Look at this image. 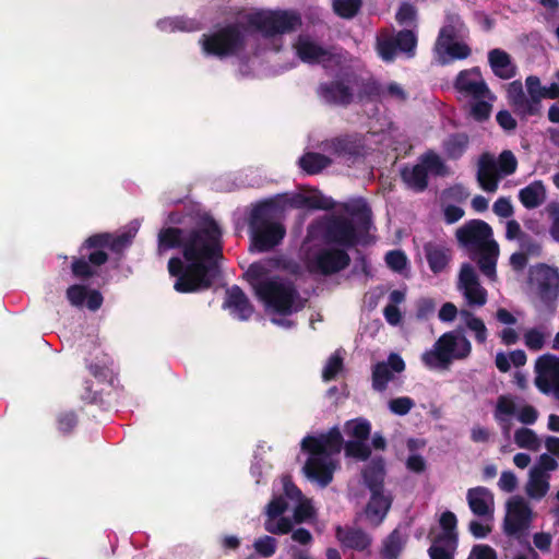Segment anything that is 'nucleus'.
<instances>
[{"mask_svg": "<svg viewBox=\"0 0 559 559\" xmlns=\"http://www.w3.org/2000/svg\"><path fill=\"white\" fill-rule=\"evenodd\" d=\"M222 229L209 217L189 231L179 227H164L157 235L156 254L162 258L167 251L181 249L182 258L171 257L167 269L175 277L174 289L179 294L209 290L222 274Z\"/></svg>", "mask_w": 559, "mask_h": 559, "instance_id": "1", "label": "nucleus"}, {"mask_svg": "<svg viewBox=\"0 0 559 559\" xmlns=\"http://www.w3.org/2000/svg\"><path fill=\"white\" fill-rule=\"evenodd\" d=\"M358 243V228L342 215L326 214L308 225L302 260L310 273L333 275L350 264L347 250Z\"/></svg>", "mask_w": 559, "mask_h": 559, "instance_id": "2", "label": "nucleus"}, {"mask_svg": "<svg viewBox=\"0 0 559 559\" xmlns=\"http://www.w3.org/2000/svg\"><path fill=\"white\" fill-rule=\"evenodd\" d=\"M245 32L260 33L265 38L280 35V10L261 9L238 13L234 22L200 37L202 53L219 60L238 57L247 47Z\"/></svg>", "mask_w": 559, "mask_h": 559, "instance_id": "3", "label": "nucleus"}, {"mask_svg": "<svg viewBox=\"0 0 559 559\" xmlns=\"http://www.w3.org/2000/svg\"><path fill=\"white\" fill-rule=\"evenodd\" d=\"M343 444L346 456L357 461H366L371 453L367 440H349L344 443L337 427L324 433L304 438L301 447L308 457L302 469L307 478L322 488L326 487L340 467L338 455Z\"/></svg>", "mask_w": 559, "mask_h": 559, "instance_id": "4", "label": "nucleus"}, {"mask_svg": "<svg viewBox=\"0 0 559 559\" xmlns=\"http://www.w3.org/2000/svg\"><path fill=\"white\" fill-rule=\"evenodd\" d=\"M134 233L124 231L119 235L97 233L87 237L80 247V257H73L71 272L75 278L87 281L98 275L97 267L109 260L106 249L121 253L132 245Z\"/></svg>", "mask_w": 559, "mask_h": 559, "instance_id": "5", "label": "nucleus"}, {"mask_svg": "<svg viewBox=\"0 0 559 559\" xmlns=\"http://www.w3.org/2000/svg\"><path fill=\"white\" fill-rule=\"evenodd\" d=\"M249 285L253 297L266 313L273 314L271 321L280 324V254L252 262L241 274Z\"/></svg>", "mask_w": 559, "mask_h": 559, "instance_id": "6", "label": "nucleus"}, {"mask_svg": "<svg viewBox=\"0 0 559 559\" xmlns=\"http://www.w3.org/2000/svg\"><path fill=\"white\" fill-rule=\"evenodd\" d=\"M455 237L471 254L478 255L480 272L490 281H496L499 246L492 238L491 227L481 219H471L456 229Z\"/></svg>", "mask_w": 559, "mask_h": 559, "instance_id": "7", "label": "nucleus"}, {"mask_svg": "<svg viewBox=\"0 0 559 559\" xmlns=\"http://www.w3.org/2000/svg\"><path fill=\"white\" fill-rule=\"evenodd\" d=\"M248 226L250 252H267L280 245V214L273 200L252 207Z\"/></svg>", "mask_w": 559, "mask_h": 559, "instance_id": "8", "label": "nucleus"}, {"mask_svg": "<svg viewBox=\"0 0 559 559\" xmlns=\"http://www.w3.org/2000/svg\"><path fill=\"white\" fill-rule=\"evenodd\" d=\"M467 36L468 29L460 15L448 12L433 46L437 63L445 66L468 58L472 50L465 43Z\"/></svg>", "mask_w": 559, "mask_h": 559, "instance_id": "9", "label": "nucleus"}, {"mask_svg": "<svg viewBox=\"0 0 559 559\" xmlns=\"http://www.w3.org/2000/svg\"><path fill=\"white\" fill-rule=\"evenodd\" d=\"M374 92L373 82L365 81L353 73H345L330 82L321 83L317 88L322 102L343 107L370 99Z\"/></svg>", "mask_w": 559, "mask_h": 559, "instance_id": "10", "label": "nucleus"}, {"mask_svg": "<svg viewBox=\"0 0 559 559\" xmlns=\"http://www.w3.org/2000/svg\"><path fill=\"white\" fill-rule=\"evenodd\" d=\"M472 343L460 331L443 333L432 345L421 354V362L429 369L448 370L456 360H465L471 356Z\"/></svg>", "mask_w": 559, "mask_h": 559, "instance_id": "11", "label": "nucleus"}, {"mask_svg": "<svg viewBox=\"0 0 559 559\" xmlns=\"http://www.w3.org/2000/svg\"><path fill=\"white\" fill-rule=\"evenodd\" d=\"M492 416L503 438L510 440L514 418L524 426H532L537 421L539 412L515 395L502 394L495 402Z\"/></svg>", "mask_w": 559, "mask_h": 559, "instance_id": "12", "label": "nucleus"}, {"mask_svg": "<svg viewBox=\"0 0 559 559\" xmlns=\"http://www.w3.org/2000/svg\"><path fill=\"white\" fill-rule=\"evenodd\" d=\"M316 518V509L311 499L288 477H282V534L293 531V523L311 522Z\"/></svg>", "mask_w": 559, "mask_h": 559, "instance_id": "13", "label": "nucleus"}, {"mask_svg": "<svg viewBox=\"0 0 559 559\" xmlns=\"http://www.w3.org/2000/svg\"><path fill=\"white\" fill-rule=\"evenodd\" d=\"M518 160L511 151H503L498 158L490 153H483L477 163L476 178L479 187L489 193L498 190L501 178L512 175Z\"/></svg>", "mask_w": 559, "mask_h": 559, "instance_id": "14", "label": "nucleus"}, {"mask_svg": "<svg viewBox=\"0 0 559 559\" xmlns=\"http://www.w3.org/2000/svg\"><path fill=\"white\" fill-rule=\"evenodd\" d=\"M383 473V461L377 459L370 462L362 474L366 485L372 492L366 507V515L374 525L383 521L392 503V498L382 490Z\"/></svg>", "mask_w": 559, "mask_h": 559, "instance_id": "15", "label": "nucleus"}, {"mask_svg": "<svg viewBox=\"0 0 559 559\" xmlns=\"http://www.w3.org/2000/svg\"><path fill=\"white\" fill-rule=\"evenodd\" d=\"M448 168L442 158L433 151L419 156L417 164L406 166L401 176L405 185L415 192H423L428 186V176H445Z\"/></svg>", "mask_w": 559, "mask_h": 559, "instance_id": "16", "label": "nucleus"}, {"mask_svg": "<svg viewBox=\"0 0 559 559\" xmlns=\"http://www.w3.org/2000/svg\"><path fill=\"white\" fill-rule=\"evenodd\" d=\"M377 51L384 61H392L396 55L403 53L413 58L416 53L417 34L415 29H403L395 33L392 29H382L377 35Z\"/></svg>", "mask_w": 559, "mask_h": 559, "instance_id": "17", "label": "nucleus"}, {"mask_svg": "<svg viewBox=\"0 0 559 559\" xmlns=\"http://www.w3.org/2000/svg\"><path fill=\"white\" fill-rule=\"evenodd\" d=\"M532 520L533 511L523 497L514 496L508 500L503 521V532L507 536L521 539L527 534Z\"/></svg>", "mask_w": 559, "mask_h": 559, "instance_id": "18", "label": "nucleus"}, {"mask_svg": "<svg viewBox=\"0 0 559 559\" xmlns=\"http://www.w3.org/2000/svg\"><path fill=\"white\" fill-rule=\"evenodd\" d=\"M456 288L469 308L478 309L487 304V289L480 284L476 270L472 264H462Z\"/></svg>", "mask_w": 559, "mask_h": 559, "instance_id": "19", "label": "nucleus"}, {"mask_svg": "<svg viewBox=\"0 0 559 559\" xmlns=\"http://www.w3.org/2000/svg\"><path fill=\"white\" fill-rule=\"evenodd\" d=\"M536 388L559 401V356L545 354L535 361Z\"/></svg>", "mask_w": 559, "mask_h": 559, "instance_id": "20", "label": "nucleus"}, {"mask_svg": "<svg viewBox=\"0 0 559 559\" xmlns=\"http://www.w3.org/2000/svg\"><path fill=\"white\" fill-rule=\"evenodd\" d=\"M298 57L307 63L332 68L341 63L342 57L332 49L324 48L308 35H300L294 45Z\"/></svg>", "mask_w": 559, "mask_h": 559, "instance_id": "21", "label": "nucleus"}, {"mask_svg": "<svg viewBox=\"0 0 559 559\" xmlns=\"http://www.w3.org/2000/svg\"><path fill=\"white\" fill-rule=\"evenodd\" d=\"M322 150L348 163L364 155L365 144L362 138L357 134L345 135L326 140L322 143Z\"/></svg>", "mask_w": 559, "mask_h": 559, "instance_id": "22", "label": "nucleus"}, {"mask_svg": "<svg viewBox=\"0 0 559 559\" xmlns=\"http://www.w3.org/2000/svg\"><path fill=\"white\" fill-rule=\"evenodd\" d=\"M454 86L462 96L471 99L492 98L478 68L461 71Z\"/></svg>", "mask_w": 559, "mask_h": 559, "instance_id": "23", "label": "nucleus"}, {"mask_svg": "<svg viewBox=\"0 0 559 559\" xmlns=\"http://www.w3.org/2000/svg\"><path fill=\"white\" fill-rule=\"evenodd\" d=\"M404 370L405 362L403 358L399 354L391 353L386 360L373 365L371 373L372 389L378 392L385 391L388 384L394 380L395 374L402 373Z\"/></svg>", "mask_w": 559, "mask_h": 559, "instance_id": "24", "label": "nucleus"}, {"mask_svg": "<svg viewBox=\"0 0 559 559\" xmlns=\"http://www.w3.org/2000/svg\"><path fill=\"white\" fill-rule=\"evenodd\" d=\"M533 276L543 302L548 305L559 298V272L557 269L540 264L535 267Z\"/></svg>", "mask_w": 559, "mask_h": 559, "instance_id": "25", "label": "nucleus"}, {"mask_svg": "<svg viewBox=\"0 0 559 559\" xmlns=\"http://www.w3.org/2000/svg\"><path fill=\"white\" fill-rule=\"evenodd\" d=\"M284 206L311 210H331L335 206V202L332 198L322 194L320 191L312 190L308 192L282 194V207Z\"/></svg>", "mask_w": 559, "mask_h": 559, "instance_id": "26", "label": "nucleus"}, {"mask_svg": "<svg viewBox=\"0 0 559 559\" xmlns=\"http://www.w3.org/2000/svg\"><path fill=\"white\" fill-rule=\"evenodd\" d=\"M223 308L239 321H248L254 313V306L247 294L238 285H233L225 292Z\"/></svg>", "mask_w": 559, "mask_h": 559, "instance_id": "27", "label": "nucleus"}, {"mask_svg": "<svg viewBox=\"0 0 559 559\" xmlns=\"http://www.w3.org/2000/svg\"><path fill=\"white\" fill-rule=\"evenodd\" d=\"M466 501L475 518H495V496L490 489L483 486L469 488Z\"/></svg>", "mask_w": 559, "mask_h": 559, "instance_id": "28", "label": "nucleus"}, {"mask_svg": "<svg viewBox=\"0 0 559 559\" xmlns=\"http://www.w3.org/2000/svg\"><path fill=\"white\" fill-rule=\"evenodd\" d=\"M341 210L350 216V218H347V221L359 229L360 243L371 225L370 209L367 202L361 198L350 199L347 202L341 204ZM344 218L346 219V217Z\"/></svg>", "mask_w": 559, "mask_h": 559, "instance_id": "29", "label": "nucleus"}, {"mask_svg": "<svg viewBox=\"0 0 559 559\" xmlns=\"http://www.w3.org/2000/svg\"><path fill=\"white\" fill-rule=\"evenodd\" d=\"M424 252L430 270L435 273L443 272L452 259V252L444 243L429 241L424 246Z\"/></svg>", "mask_w": 559, "mask_h": 559, "instance_id": "30", "label": "nucleus"}, {"mask_svg": "<svg viewBox=\"0 0 559 559\" xmlns=\"http://www.w3.org/2000/svg\"><path fill=\"white\" fill-rule=\"evenodd\" d=\"M335 537L344 548L362 551L371 544V538L362 530L352 526H337Z\"/></svg>", "mask_w": 559, "mask_h": 559, "instance_id": "31", "label": "nucleus"}, {"mask_svg": "<svg viewBox=\"0 0 559 559\" xmlns=\"http://www.w3.org/2000/svg\"><path fill=\"white\" fill-rule=\"evenodd\" d=\"M312 544V535L306 528H297L290 535L286 552L290 559H310L309 549Z\"/></svg>", "mask_w": 559, "mask_h": 559, "instance_id": "32", "label": "nucleus"}, {"mask_svg": "<svg viewBox=\"0 0 559 559\" xmlns=\"http://www.w3.org/2000/svg\"><path fill=\"white\" fill-rule=\"evenodd\" d=\"M530 116L538 115L542 108V99L548 98V86H543L538 76L530 75L525 80Z\"/></svg>", "mask_w": 559, "mask_h": 559, "instance_id": "33", "label": "nucleus"}, {"mask_svg": "<svg viewBox=\"0 0 559 559\" xmlns=\"http://www.w3.org/2000/svg\"><path fill=\"white\" fill-rule=\"evenodd\" d=\"M488 60L493 73L500 79L509 80L515 75L516 67L504 50L498 48L490 50Z\"/></svg>", "mask_w": 559, "mask_h": 559, "instance_id": "34", "label": "nucleus"}, {"mask_svg": "<svg viewBox=\"0 0 559 559\" xmlns=\"http://www.w3.org/2000/svg\"><path fill=\"white\" fill-rule=\"evenodd\" d=\"M282 317L299 311L304 307V300L297 290L282 282ZM293 326V321L282 318V328Z\"/></svg>", "mask_w": 559, "mask_h": 559, "instance_id": "35", "label": "nucleus"}, {"mask_svg": "<svg viewBox=\"0 0 559 559\" xmlns=\"http://www.w3.org/2000/svg\"><path fill=\"white\" fill-rule=\"evenodd\" d=\"M519 199L524 207L536 209L546 200V189L540 180H535L519 191Z\"/></svg>", "mask_w": 559, "mask_h": 559, "instance_id": "36", "label": "nucleus"}, {"mask_svg": "<svg viewBox=\"0 0 559 559\" xmlns=\"http://www.w3.org/2000/svg\"><path fill=\"white\" fill-rule=\"evenodd\" d=\"M549 478L550 475L539 472L537 468H531L528 474V480L525 486L527 496L532 499L539 500L546 496L549 490Z\"/></svg>", "mask_w": 559, "mask_h": 559, "instance_id": "37", "label": "nucleus"}, {"mask_svg": "<svg viewBox=\"0 0 559 559\" xmlns=\"http://www.w3.org/2000/svg\"><path fill=\"white\" fill-rule=\"evenodd\" d=\"M508 99L514 111L522 116L528 117V100L523 91V85L520 81H513L508 84L507 88Z\"/></svg>", "mask_w": 559, "mask_h": 559, "instance_id": "38", "label": "nucleus"}, {"mask_svg": "<svg viewBox=\"0 0 559 559\" xmlns=\"http://www.w3.org/2000/svg\"><path fill=\"white\" fill-rule=\"evenodd\" d=\"M460 318L465 323V326L474 334L475 341L478 344L486 343L488 330L480 318L476 317L467 309L460 310Z\"/></svg>", "mask_w": 559, "mask_h": 559, "instance_id": "39", "label": "nucleus"}, {"mask_svg": "<svg viewBox=\"0 0 559 559\" xmlns=\"http://www.w3.org/2000/svg\"><path fill=\"white\" fill-rule=\"evenodd\" d=\"M159 26L164 31L170 32H198L202 29V23L195 19H190L186 16H175L165 19L159 22Z\"/></svg>", "mask_w": 559, "mask_h": 559, "instance_id": "40", "label": "nucleus"}, {"mask_svg": "<svg viewBox=\"0 0 559 559\" xmlns=\"http://www.w3.org/2000/svg\"><path fill=\"white\" fill-rule=\"evenodd\" d=\"M549 337L550 332L547 326L539 325L527 329L523 335V341L530 350L538 352L545 346Z\"/></svg>", "mask_w": 559, "mask_h": 559, "instance_id": "41", "label": "nucleus"}, {"mask_svg": "<svg viewBox=\"0 0 559 559\" xmlns=\"http://www.w3.org/2000/svg\"><path fill=\"white\" fill-rule=\"evenodd\" d=\"M515 444L521 449L538 451L542 447V440L536 432L527 427L518 428L513 433Z\"/></svg>", "mask_w": 559, "mask_h": 559, "instance_id": "42", "label": "nucleus"}, {"mask_svg": "<svg viewBox=\"0 0 559 559\" xmlns=\"http://www.w3.org/2000/svg\"><path fill=\"white\" fill-rule=\"evenodd\" d=\"M468 136L463 133L452 134L443 142V150L449 158L457 159L466 151Z\"/></svg>", "mask_w": 559, "mask_h": 559, "instance_id": "43", "label": "nucleus"}, {"mask_svg": "<svg viewBox=\"0 0 559 559\" xmlns=\"http://www.w3.org/2000/svg\"><path fill=\"white\" fill-rule=\"evenodd\" d=\"M344 431L353 440H368L371 425L365 418H355L345 423Z\"/></svg>", "mask_w": 559, "mask_h": 559, "instance_id": "44", "label": "nucleus"}, {"mask_svg": "<svg viewBox=\"0 0 559 559\" xmlns=\"http://www.w3.org/2000/svg\"><path fill=\"white\" fill-rule=\"evenodd\" d=\"M330 164L331 159L319 153H307L299 159L300 167L308 174H317Z\"/></svg>", "mask_w": 559, "mask_h": 559, "instance_id": "45", "label": "nucleus"}, {"mask_svg": "<svg viewBox=\"0 0 559 559\" xmlns=\"http://www.w3.org/2000/svg\"><path fill=\"white\" fill-rule=\"evenodd\" d=\"M404 545V536L397 530H394L383 542L382 556L385 559H396Z\"/></svg>", "mask_w": 559, "mask_h": 559, "instance_id": "46", "label": "nucleus"}, {"mask_svg": "<svg viewBox=\"0 0 559 559\" xmlns=\"http://www.w3.org/2000/svg\"><path fill=\"white\" fill-rule=\"evenodd\" d=\"M439 524L442 532L438 536L448 539L451 544H457V520L455 514L451 511L443 512L440 516Z\"/></svg>", "mask_w": 559, "mask_h": 559, "instance_id": "47", "label": "nucleus"}, {"mask_svg": "<svg viewBox=\"0 0 559 559\" xmlns=\"http://www.w3.org/2000/svg\"><path fill=\"white\" fill-rule=\"evenodd\" d=\"M267 519L265 530L272 534H280V495L274 493L265 508Z\"/></svg>", "mask_w": 559, "mask_h": 559, "instance_id": "48", "label": "nucleus"}, {"mask_svg": "<svg viewBox=\"0 0 559 559\" xmlns=\"http://www.w3.org/2000/svg\"><path fill=\"white\" fill-rule=\"evenodd\" d=\"M344 356L342 350L334 352L328 359L323 370L322 378L324 381L334 380L338 373L343 371Z\"/></svg>", "mask_w": 559, "mask_h": 559, "instance_id": "49", "label": "nucleus"}, {"mask_svg": "<svg viewBox=\"0 0 559 559\" xmlns=\"http://www.w3.org/2000/svg\"><path fill=\"white\" fill-rule=\"evenodd\" d=\"M456 544H451L448 539L437 537L429 548L431 559H453V552Z\"/></svg>", "mask_w": 559, "mask_h": 559, "instance_id": "50", "label": "nucleus"}, {"mask_svg": "<svg viewBox=\"0 0 559 559\" xmlns=\"http://www.w3.org/2000/svg\"><path fill=\"white\" fill-rule=\"evenodd\" d=\"M332 8L343 19L354 17L361 8V0H333Z\"/></svg>", "mask_w": 559, "mask_h": 559, "instance_id": "51", "label": "nucleus"}, {"mask_svg": "<svg viewBox=\"0 0 559 559\" xmlns=\"http://www.w3.org/2000/svg\"><path fill=\"white\" fill-rule=\"evenodd\" d=\"M495 518H476L468 524L469 533L476 538H485L492 531Z\"/></svg>", "mask_w": 559, "mask_h": 559, "instance_id": "52", "label": "nucleus"}, {"mask_svg": "<svg viewBox=\"0 0 559 559\" xmlns=\"http://www.w3.org/2000/svg\"><path fill=\"white\" fill-rule=\"evenodd\" d=\"M88 289L84 285L74 284L67 288L66 296L73 307H83Z\"/></svg>", "mask_w": 559, "mask_h": 559, "instance_id": "53", "label": "nucleus"}, {"mask_svg": "<svg viewBox=\"0 0 559 559\" xmlns=\"http://www.w3.org/2000/svg\"><path fill=\"white\" fill-rule=\"evenodd\" d=\"M395 19L400 25L416 27V9L409 3H402L396 12Z\"/></svg>", "mask_w": 559, "mask_h": 559, "instance_id": "54", "label": "nucleus"}, {"mask_svg": "<svg viewBox=\"0 0 559 559\" xmlns=\"http://www.w3.org/2000/svg\"><path fill=\"white\" fill-rule=\"evenodd\" d=\"M414 406V400L408 396L392 399L388 404L390 412L399 416L408 414Z\"/></svg>", "mask_w": 559, "mask_h": 559, "instance_id": "55", "label": "nucleus"}, {"mask_svg": "<svg viewBox=\"0 0 559 559\" xmlns=\"http://www.w3.org/2000/svg\"><path fill=\"white\" fill-rule=\"evenodd\" d=\"M388 266L394 272H402L407 266V258L401 250H392L385 254Z\"/></svg>", "mask_w": 559, "mask_h": 559, "instance_id": "56", "label": "nucleus"}, {"mask_svg": "<svg viewBox=\"0 0 559 559\" xmlns=\"http://www.w3.org/2000/svg\"><path fill=\"white\" fill-rule=\"evenodd\" d=\"M376 95H379L383 98L389 97V98H393V99L401 100V102L406 99V93L403 90V87L400 84L394 83V82L388 84L386 87H384L381 91H379L378 87L376 86V92L372 95V97Z\"/></svg>", "mask_w": 559, "mask_h": 559, "instance_id": "57", "label": "nucleus"}, {"mask_svg": "<svg viewBox=\"0 0 559 559\" xmlns=\"http://www.w3.org/2000/svg\"><path fill=\"white\" fill-rule=\"evenodd\" d=\"M255 551L262 557H271L276 550V539L271 536L258 538L254 542Z\"/></svg>", "mask_w": 559, "mask_h": 559, "instance_id": "58", "label": "nucleus"}, {"mask_svg": "<svg viewBox=\"0 0 559 559\" xmlns=\"http://www.w3.org/2000/svg\"><path fill=\"white\" fill-rule=\"evenodd\" d=\"M490 99L491 98L474 99L475 103L472 105L471 112L476 120L481 121L489 117L491 106L488 100Z\"/></svg>", "mask_w": 559, "mask_h": 559, "instance_id": "59", "label": "nucleus"}, {"mask_svg": "<svg viewBox=\"0 0 559 559\" xmlns=\"http://www.w3.org/2000/svg\"><path fill=\"white\" fill-rule=\"evenodd\" d=\"M492 211L497 216L503 218H509L514 213V209L510 198L506 197H500L496 200V202L492 205Z\"/></svg>", "mask_w": 559, "mask_h": 559, "instance_id": "60", "label": "nucleus"}, {"mask_svg": "<svg viewBox=\"0 0 559 559\" xmlns=\"http://www.w3.org/2000/svg\"><path fill=\"white\" fill-rule=\"evenodd\" d=\"M498 487L504 492H513L518 487V478L511 471H504L501 473Z\"/></svg>", "mask_w": 559, "mask_h": 559, "instance_id": "61", "label": "nucleus"}, {"mask_svg": "<svg viewBox=\"0 0 559 559\" xmlns=\"http://www.w3.org/2000/svg\"><path fill=\"white\" fill-rule=\"evenodd\" d=\"M76 424L78 417L73 412L62 413L58 417V428L64 433L72 431Z\"/></svg>", "mask_w": 559, "mask_h": 559, "instance_id": "62", "label": "nucleus"}, {"mask_svg": "<svg viewBox=\"0 0 559 559\" xmlns=\"http://www.w3.org/2000/svg\"><path fill=\"white\" fill-rule=\"evenodd\" d=\"M558 466L557 461L552 455L542 454L537 463L532 468H537L539 472H544L546 475H550V472L555 471Z\"/></svg>", "mask_w": 559, "mask_h": 559, "instance_id": "63", "label": "nucleus"}, {"mask_svg": "<svg viewBox=\"0 0 559 559\" xmlns=\"http://www.w3.org/2000/svg\"><path fill=\"white\" fill-rule=\"evenodd\" d=\"M467 559H497V555L488 545H476L473 547Z\"/></svg>", "mask_w": 559, "mask_h": 559, "instance_id": "64", "label": "nucleus"}]
</instances>
